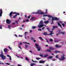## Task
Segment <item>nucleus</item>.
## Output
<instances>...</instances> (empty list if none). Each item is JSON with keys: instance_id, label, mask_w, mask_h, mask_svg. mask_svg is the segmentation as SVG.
<instances>
[{"instance_id": "nucleus-1", "label": "nucleus", "mask_w": 66, "mask_h": 66, "mask_svg": "<svg viewBox=\"0 0 66 66\" xmlns=\"http://www.w3.org/2000/svg\"><path fill=\"white\" fill-rule=\"evenodd\" d=\"M52 20L51 24H52L54 23L53 22V21H54V20H59V19L56 17H52Z\"/></svg>"}, {"instance_id": "nucleus-2", "label": "nucleus", "mask_w": 66, "mask_h": 66, "mask_svg": "<svg viewBox=\"0 0 66 66\" xmlns=\"http://www.w3.org/2000/svg\"><path fill=\"white\" fill-rule=\"evenodd\" d=\"M49 49H48L46 50L47 52H51V50H55V49L53 47H49Z\"/></svg>"}, {"instance_id": "nucleus-3", "label": "nucleus", "mask_w": 66, "mask_h": 66, "mask_svg": "<svg viewBox=\"0 0 66 66\" xmlns=\"http://www.w3.org/2000/svg\"><path fill=\"white\" fill-rule=\"evenodd\" d=\"M33 14H38L42 15L43 14H44V12H42L40 10H38L37 12H33Z\"/></svg>"}, {"instance_id": "nucleus-4", "label": "nucleus", "mask_w": 66, "mask_h": 66, "mask_svg": "<svg viewBox=\"0 0 66 66\" xmlns=\"http://www.w3.org/2000/svg\"><path fill=\"white\" fill-rule=\"evenodd\" d=\"M39 24L40 25H39L38 26V27H39V28H42L44 26V24H43V21H41L40 22Z\"/></svg>"}, {"instance_id": "nucleus-5", "label": "nucleus", "mask_w": 66, "mask_h": 66, "mask_svg": "<svg viewBox=\"0 0 66 66\" xmlns=\"http://www.w3.org/2000/svg\"><path fill=\"white\" fill-rule=\"evenodd\" d=\"M35 45H36V48L38 49V51H39L40 50V49L41 47L39 46H38V45L37 44H35Z\"/></svg>"}, {"instance_id": "nucleus-6", "label": "nucleus", "mask_w": 66, "mask_h": 66, "mask_svg": "<svg viewBox=\"0 0 66 66\" xmlns=\"http://www.w3.org/2000/svg\"><path fill=\"white\" fill-rule=\"evenodd\" d=\"M0 56L2 60H5L6 59V57L3 55H0Z\"/></svg>"}, {"instance_id": "nucleus-7", "label": "nucleus", "mask_w": 66, "mask_h": 66, "mask_svg": "<svg viewBox=\"0 0 66 66\" xmlns=\"http://www.w3.org/2000/svg\"><path fill=\"white\" fill-rule=\"evenodd\" d=\"M16 13H17L16 12H10L9 15L11 18H12V14H16Z\"/></svg>"}, {"instance_id": "nucleus-8", "label": "nucleus", "mask_w": 66, "mask_h": 66, "mask_svg": "<svg viewBox=\"0 0 66 66\" xmlns=\"http://www.w3.org/2000/svg\"><path fill=\"white\" fill-rule=\"evenodd\" d=\"M64 56H65V55H63V56H61V59H60V61H61V60H62V61H63V60H65V58L64 57Z\"/></svg>"}, {"instance_id": "nucleus-9", "label": "nucleus", "mask_w": 66, "mask_h": 66, "mask_svg": "<svg viewBox=\"0 0 66 66\" xmlns=\"http://www.w3.org/2000/svg\"><path fill=\"white\" fill-rule=\"evenodd\" d=\"M6 23H8V24H10L11 23V21L8 19H7L6 20Z\"/></svg>"}, {"instance_id": "nucleus-10", "label": "nucleus", "mask_w": 66, "mask_h": 66, "mask_svg": "<svg viewBox=\"0 0 66 66\" xmlns=\"http://www.w3.org/2000/svg\"><path fill=\"white\" fill-rule=\"evenodd\" d=\"M0 17L2 16V9H1L0 10Z\"/></svg>"}, {"instance_id": "nucleus-11", "label": "nucleus", "mask_w": 66, "mask_h": 66, "mask_svg": "<svg viewBox=\"0 0 66 66\" xmlns=\"http://www.w3.org/2000/svg\"><path fill=\"white\" fill-rule=\"evenodd\" d=\"M8 50V49H7L5 48L4 49V52H5V53H6V52H7Z\"/></svg>"}, {"instance_id": "nucleus-12", "label": "nucleus", "mask_w": 66, "mask_h": 66, "mask_svg": "<svg viewBox=\"0 0 66 66\" xmlns=\"http://www.w3.org/2000/svg\"><path fill=\"white\" fill-rule=\"evenodd\" d=\"M57 28V26H53V28L52 29V30L53 31V30H54V28Z\"/></svg>"}, {"instance_id": "nucleus-13", "label": "nucleus", "mask_w": 66, "mask_h": 66, "mask_svg": "<svg viewBox=\"0 0 66 66\" xmlns=\"http://www.w3.org/2000/svg\"><path fill=\"white\" fill-rule=\"evenodd\" d=\"M39 63H43L44 64L45 63V61H40L39 62Z\"/></svg>"}, {"instance_id": "nucleus-14", "label": "nucleus", "mask_w": 66, "mask_h": 66, "mask_svg": "<svg viewBox=\"0 0 66 66\" xmlns=\"http://www.w3.org/2000/svg\"><path fill=\"white\" fill-rule=\"evenodd\" d=\"M61 52L57 51H55V53L56 54V53H61Z\"/></svg>"}, {"instance_id": "nucleus-15", "label": "nucleus", "mask_w": 66, "mask_h": 66, "mask_svg": "<svg viewBox=\"0 0 66 66\" xmlns=\"http://www.w3.org/2000/svg\"><path fill=\"white\" fill-rule=\"evenodd\" d=\"M53 57L52 56H50L49 57L47 58L48 59H52Z\"/></svg>"}, {"instance_id": "nucleus-16", "label": "nucleus", "mask_w": 66, "mask_h": 66, "mask_svg": "<svg viewBox=\"0 0 66 66\" xmlns=\"http://www.w3.org/2000/svg\"><path fill=\"white\" fill-rule=\"evenodd\" d=\"M55 47L57 48H59V47H61V46H59L58 45H56L55 46Z\"/></svg>"}, {"instance_id": "nucleus-17", "label": "nucleus", "mask_w": 66, "mask_h": 66, "mask_svg": "<svg viewBox=\"0 0 66 66\" xmlns=\"http://www.w3.org/2000/svg\"><path fill=\"white\" fill-rule=\"evenodd\" d=\"M47 17H48L49 18H51L52 17V18L53 17L52 16L48 15Z\"/></svg>"}, {"instance_id": "nucleus-18", "label": "nucleus", "mask_w": 66, "mask_h": 66, "mask_svg": "<svg viewBox=\"0 0 66 66\" xmlns=\"http://www.w3.org/2000/svg\"><path fill=\"white\" fill-rule=\"evenodd\" d=\"M57 24L59 26V27H60V28H62V26H61V25L59 23H58Z\"/></svg>"}, {"instance_id": "nucleus-19", "label": "nucleus", "mask_w": 66, "mask_h": 66, "mask_svg": "<svg viewBox=\"0 0 66 66\" xmlns=\"http://www.w3.org/2000/svg\"><path fill=\"white\" fill-rule=\"evenodd\" d=\"M43 34H44V35H48L47 32H44V33H43Z\"/></svg>"}, {"instance_id": "nucleus-20", "label": "nucleus", "mask_w": 66, "mask_h": 66, "mask_svg": "<svg viewBox=\"0 0 66 66\" xmlns=\"http://www.w3.org/2000/svg\"><path fill=\"white\" fill-rule=\"evenodd\" d=\"M44 22L45 23H49V22L48 21H45Z\"/></svg>"}, {"instance_id": "nucleus-21", "label": "nucleus", "mask_w": 66, "mask_h": 66, "mask_svg": "<svg viewBox=\"0 0 66 66\" xmlns=\"http://www.w3.org/2000/svg\"><path fill=\"white\" fill-rule=\"evenodd\" d=\"M39 38L40 39H42V40H44V39H43V38L41 37H39Z\"/></svg>"}, {"instance_id": "nucleus-22", "label": "nucleus", "mask_w": 66, "mask_h": 66, "mask_svg": "<svg viewBox=\"0 0 66 66\" xmlns=\"http://www.w3.org/2000/svg\"><path fill=\"white\" fill-rule=\"evenodd\" d=\"M58 55H56V58H57L58 59H59V60H61V59H60V58L58 57Z\"/></svg>"}, {"instance_id": "nucleus-23", "label": "nucleus", "mask_w": 66, "mask_h": 66, "mask_svg": "<svg viewBox=\"0 0 66 66\" xmlns=\"http://www.w3.org/2000/svg\"><path fill=\"white\" fill-rule=\"evenodd\" d=\"M51 33L50 34V35H52V34H53L54 33H53V31H50Z\"/></svg>"}, {"instance_id": "nucleus-24", "label": "nucleus", "mask_w": 66, "mask_h": 66, "mask_svg": "<svg viewBox=\"0 0 66 66\" xmlns=\"http://www.w3.org/2000/svg\"><path fill=\"white\" fill-rule=\"evenodd\" d=\"M31 20H35V18H34V17H32L31 18Z\"/></svg>"}, {"instance_id": "nucleus-25", "label": "nucleus", "mask_w": 66, "mask_h": 66, "mask_svg": "<svg viewBox=\"0 0 66 66\" xmlns=\"http://www.w3.org/2000/svg\"><path fill=\"white\" fill-rule=\"evenodd\" d=\"M17 15L15 14L14 16H13V18H16V17H17Z\"/></svg>"}, {"instance_id": "nucleus-26", "label": "nucleus", "mask_w": 66, "mask_h": 66, "mask_svg": "<svg viewBox=\"0 0 66 66\" xmlns=\"http://www.w3.org/2000/svg\"><path fill=\"white\" fill-rule=\"evenodd\" d=\"M1 55H3V51H1Z\"/></svg>"}, {"instance_id": "nucleus-27", "label": "nucleus", "mask_w": 66, "mask_h": 66, "mask_svg": "<svg viewBox=\"0 0 66 66\" xmlns=\"http://www.w3.org/2000/svg\"><path fill=\"white\" fill-rule=\"evenodd\" d=\"M48 10L47 9H46V11H45V13L46 14H47L48 13Z\"/></svg>"}, {"instance_id": "nucleus-28", "label": "nucleus", "mask_w": 66, "mask_h": 66, "mask_svg": "<svg viewBox=\"0 0 66 66\" xmlns=\"http://www.w3.org/2000/svg\"><path fill=\"white\" fill-rule=\"evenodd\" d=\"M25 46L26 48H28L29 47V46L28 45H25Z\"/></svg>"}, {"instance_id": "nucleus-29", "label": "nucleus", "mask_w": 66, "mask_h": 66, "mask_svg": "<svg viewBox=\"0 0 66 66\" xmlns=\"http://www.w3.org/2000/svg\"><path fill=\"white\" fill-rule=\"evenodd\" d=\"M28 32H25L24 34L25 36H27V34H28Z\"/></svg>"}, {"instance_id": "nucleus-30", "label": "nucleus", "mask_w": 66, "mask_h": 66, "mask_svg": "<svg viewBox=\"0 0 66 66\" xmlns=\"http://www.w3.org/2000/svg\"><path fill=\"white\" fill-rule=\"evenodd\" d=\"M39 55L40 56H41V57H43V56H43V55L42 54H40Z\"/></svg>"}, {"instance_id": "nucleus-31", "label": "nucleus", "mask_w": 66, "mask_h": 66, "mask_svg": "<svg viewBox=\"0 0 66 66\" xmlns=\"http://www.w3.org/2000/svg\"><path fill=\"white\" fill-rule=\"evenodd\" d=\"M61 34H65V32L64 31L61 32Z\"/></svg>"}, {"instance_id": "nucleus-32", "label": "nucleus", "mask_w": 66, "mask_h": 66, "mask_svg": "<svg viewBox=\"0 0 66 66\" xmlns=\"http://www.w3.org/2000/svg\"><path fill=\"white\" fill-rule=\"evenodd\" d=\"M61 32H62L61 31V30H59L58 33H59V34H61Z\"/></svg>"}, {"instance_id": "nucleus-33", "label": "nucleus", "mask_w": 66, "mask_h": 66, "mask_svg": "<svg viewBox=\"0 0 66 66\" xmlns=\"http://www.w3.org/2000/svg\"><path fill=\"white\" fill-rule=\"evenodd\" d=\"M49 41H50V42H53V39H50Z\"/></svg>"}, {"instance_id": "nucleus-34", "label": "nucleus", "mask_w": 66, "mask_h": 66, "mask_svg": "<svg viewBox=\"0 0 66 66\" xmlns=\"http://www.w3.org/2000/svg\"><path fill=\"white\" fill-rule=\"evenodd\" d=\"M32 28L33 29H35V28H36V27L35 26H32Z\"/></svg>"}, {"instance_id": "nucleus-35", "label": "nucleus", "mask_w": 66, "mask_h": 66, "mask_svg": "<svg viewBox=\"0 0 66 66\" xmlns=\"http://www.w3.org/2000/svg\"><path fill=\"white\" fill-rule=\"evenodd\" d=\"M31 40H34V38L33 37H31Z\"/></svg>"}, {"instance_id": "nucleus-36", "label": "nucleus", "mask_w": 66, "mask_h": 66, "mask_svg": "<svg viewBox=\"0 0 66 66\" xmlns=\"http://www.w3.org/2000/svg\"><path fill=\"white\" fill-rule=\"evenodd\" d=\"M62 25L63 27H64V26H65V24L64 23H63L62 24Z\"/></svg>"}, {"instance_id": "nucleus-37", "label": "nucleus", "mask_w": 66, "mask_h": 66, "mask_svg": "<svg viewBox=\"0 0 66 66\" xmlns=\"http://www.w3.org/2000/svg\"><path fill=\"white\" fill-rule=\"evenodd\" d=\"M9 59L10 61H12V58H11V56H10L9 57Z\"/></svg>"}, {"instance_id": "nucleus-38", "label": "nucleus", "mask_w": 66, "mask_h": 66, "mask_svg": "<svg viewBox=\"0 0 66 66\" xmlns=\"http://www.w3.org/2000/svg\"><path fill=\"white\" fill-rule=\"evenodd\" d=\"M25 58H26V60H27V61H29V59H28V58H27L26 57Z\"/></svg>"}, {"instance_id": "nucleus-39", "label": "nucleus", "mask_w": 66, "mask_h": 66, "mask_svg": "<svg viewBox=\"0 0 66 66\" xmlns=\"http://www.w3.org/2000/svg\"><path fill=\"white\" fill-rule=\"evenodd\" d=\"M38 31H42V29L39 28L38 29Z\"/></svg>"}, {"instance_id": "nucleus-40", "label": "nucleus", "mask_w": 66, "mask_h": 66, "mask_svg": "<svg viewBox=\"0 0 66 66\" xmlns=\"http://www.w3.org/2000/svg\"><path fill=\"white\" fill-rule=\"evenodd\" d=\"M6 64L7 65H10V64L9 63H6Z\"/></svg>"}, {"instance_id": "nucleus-41", "label": "nucleus", "mask_w": 66, "mask_h": 66, "mask_svg": "<svg viewBox=\"0 0 66 66\" xmlns=\"http://www.w3.org/2000/svg\"><path fill=\"white\" fill-rule=\"evenodd\" d=\"M48 16V15H43V17H45V16Z\"/></svg>"}, {"instance_id": "nucleus-42", "label": "nucleus", "mask_w": 66, "mask_h": 66, "mask_svg": "<svg viewBox=\"0 0 66 66\" xmlns=\"http://www.w3.org/2000/svg\"><path fill=\"white\" fill-rule=\"evenodd\" d=\"M16 15H20V13H17Z\"/></svg>"}, {"instance_id": "nucleus-43", "label": "nucleus", "mask_w": 66, "mask_h": 66, "mask_svg": "<svg viewBox=\"0 0 66 66\" xmlns=\"http://www.w3.org/2000/svg\"><path fill=\"white\" fill-rule=\"evenodd\" d=\"M15 23H16L17 24V23H18V22L17 21V20H15Z\"/></svg>"}, {"instance_id": "nucleus-44", "label": "nucleus", "mask_w": 66, "mask_h": 66, "mask_svg": "<svg viewBox=\"0 0 66 66\" xmlns=\"http://www.w3.org/2000/svg\"><path fill=\"white\" fill-rule=\"evenodd\" d=\"M37 60H39V59H40V58H39L38 57H37L36 58Z\"/></svg>"}, {"instance_id": "nucleus-45", "label": "nucleus", "mask_w": 66, "mask_h": 66, "mask_svg": "<svg viewBox=\"0 0 66 66\" xmlns=\"http://www.w3.org/2000/svg\"><path fill=\"white\" fill-rule=\"evenodd\" d=\"M25 44H29V45H30V44L29 43H28L27 42H25Z\"/></svg>"}, {"instance_id": "nucleus-46", "label": "nucleus", "mask_w": 66, "mask_h": 66, "mask_svg": "<svg viewBox=\"0 0 66 66\" xmlns=\"http://www.w3.org/2000/svg\"><path fill=\"white\" fill-rule=\"evenodd\" d=\"M54 42L55 43H56L57 42H58V41L57 40H55Z\"/></svg>"}, {"instance_id": "nucleus-47", "label": "nucleus", "mask_w": 66, "mask_h": 66, "mask_svg": "<svg viewBox=\"0 0 66 66\" xmlns=\"http://www.w3.org/2000/svg\"><path fill=\"white\" fill-rule=\"evenodd\" d=\"M42 30H44V29H45V27H43L42 28Z\"/></svg>"}, {"instance_id": "nucleus-48", "label": "nucleus", "mask_w": 66, "mask_h": 66, "mask_svg": "<svg viewBox=\"0 0 66 66\" xmlns=\"http://www.w3.org/2000/svg\"><path fill=\"white\" fill-rule=\"evenodd\" d=\"M47 56H48V55H46L44 56L43 57H46Z\"/></svg>"}, {"instance_id": "nucleus-49", "label": "nucleus", "mask_w": 66, "mask_h": 66, "mask_svg": "<svg viewBox=\"0 0 66 66\" xmlns=\"http://www.w3.org/2000/svg\"><path fill=\"white\" fill-rule=\"evenodd\" d=\"M56 60L55 59H53L52 60V61H55Z\"/></svg>"}, {"instance_id": "nucleus-50", "label": "nucleus", "mask_w": 66, "mask_h": 66, "mask_svg": "<svg viewBox=\"0 0 66 66\" xmlns=\"http://www.w3.org/2000/svg\"><path fill=\"white\" fill-rule=\"evenodd\" d=\"M8 47L11 50V47H10V46H8Z\"/></svg>"}, {"instance_id": "nucleus-51", "label": "nucleus", "mask_w": 66, "mask_h": 66, "mask_svg": "<svg viewBox=\"0 0 66 66\" xmlns=\"http://www.w3.org/2000/svg\"><path fill=\"white\" fill-rule=\"evenodd\" d=\"M19 37H20V36L21 37H22L23 36H22V35H19Z\"/></svg>"}, {"instance_id": "nucleus-52", "label": "nucleus", "mask_w": 66, "mask_h": 66, "mask_svg": "<svg viewBox=\"0 0 66 66\" xmlns=\"http://www.w3.org/2000/svg\"><path fill=\"white\" fill-rule=\"evenodd\" d=\"M18 66H21V65H20V64H18Z\"/></svg>"}, {"instance_id": "nucleus-53", "label": "nucleus", "mask_w": 66, "mask_h": 66, "mask_svg": "<svg viewBox=\"0 0 66 66\" xmlns=\"http://www.w3.org/2000/svg\"><path fill=\"white\" fill-rule=\"evenodd\" d=\"M2 29V27L1 26L0 27V29Z\"/></svg>"}, {"instance_id": "nucleus-54", "label": "nucleus", "mask_w": 66, "mask_h": 66, "mask_svg": "<svg viewBox=\"0 0 66 66\" xmlns=\"http://www.w3.org/2000/svg\"><path fill=\"white\" fill-rule=\"evenodd\" d=\"M7 57H10V55H7Z\"/></svg>"}, {"instance_id": "nucleus-55", "label": "nucleus", "mask_w": 66, "mask_h": 66, "mask_svg": "<svg viewBox=\"0 0 66 66\" xmlns=\"http://www.w3.org/2000/svg\"><path fill=\"white\" fill-rule=\"evenodd\" d=\"M18 47H19V48H20L21 49H22L21 48V47H20V46H18Z\"/></svg>"}, {"instance_id": "nucleus-56", "label": "nucleus", "mask_w": 66, "mask_h": 66, "mask_svg": "<svg viewBox=\"0 0 66 66\" xmlns=\"http://www.w3.org/2000/svg\"><path fill=\"white\" fill-rule=\"evenodd\" d=\"M28 19H29V18H30V16H28Z\"/></svg>"}, {"instance_id": "nucleus-57", "label": "nucleus", "mask_w": 66, "mask_h": 66, "mask_svg": "<svg viewBox=\"0 0 66 66\" xmlns=\"http://www.w3.org/2000/svg\"><path fill=\"white\" fill-rule=\"evenodd\" d=\"M12 24H15V23H14L13 22L12 23Z\"/></svg>"}, {"instance_id": "nucleus-58", "label": "nucleus", "mask_w": 66, "mask_h": 66, "mask_svg": "<svg viewBox=\"0 0 66 66\" xmlns=\"http://www.w3.org/2000/svg\"><path fill=\"white\" fill-rule=\"evenodd\" d=\"M0 64H2L3 65V64H4V63H1V62H0Z\"/></svg>"}, {"instance_id": "nucleus-59", "label": "nucleus", "mask_w": 66, "mask_h": 66, "mask_svg": "<svg viewBox=\"0 0 66 66\" xmlns=\"http://www.w3.org/2000/svg\"><path fill=\"white\" fill-rule=\"evenodd\" d=\"M29 21V19H27L25 21Z\"/></svg>"}, {"instance_id": "nucleus-60", "label": "nucleus", "mask_w": 66, "mask_h": 66, "mask_svg": "<svg viewBox=\"0 0 66 66\" xmlns=\"http://www.w3.org/2000/svg\"><path fill=\"white\" fill-rule=\"evenodd\" d=\"M8 27H11V26L10 25H8Z\"/></svg>"}, {"instance_id": "nucleus-61", "label": "nucleus", "mask_w": 66, "mask_h": 66, "mask_svg": "<svg viewBox=\"0 0 66 66\" xmlns=\"http://www.w3.org/2000/svg\"><path fill=\"white\" fill-rule=\"evenodd\" d=\"M35 63H37V61H35L34 62Z\"/></svg>"}, {"instance_id": "nucleus-62", "label": "nucleus", "mask_w": 66, "mask_h": 66, "mask_svg": "<svg viewBox=\"0 0 66 66\" xmlns=\"http://www.w3.org/2000/svg\"><path fill=\"white\" fill-rule=\"evenodd\" d=\"M27 38H30V37H29V36H27Z\"/></svg>"}, {"instance_id": "nucleus-63", "label": "nucleus", "mask_w": 66, "mask_h": 66, "mask_svg": "<svg viewBox=\"0 0 66 66\" xmlns=\"http://www.w3.org/2000/svg\"><path fill=\"white\" fill-rule=\"evenodd\" d=\"M36 40H34V43H35V42H36Z\"/></svg>"}, {"instance_id": "nucleus-64", "label": "nucleus", "mask_w": 66, "mask_h": 66, "mask_svg": "<svg viewBox=\"0 0 66 66\" xmlns=\"http://www.w3.org/2000/svg\"><path fill=\"white\" fill-rule=\"evenodd\" d=\"M29 52H31V53L32 52V51H31V50L29 51Z\"/></svg>"}]
</instances>
